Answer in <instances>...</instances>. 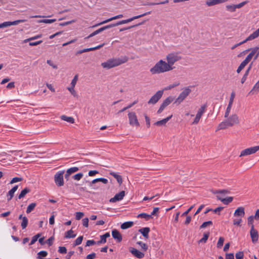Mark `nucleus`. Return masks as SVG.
I'll return each mask as SVG.
<instances>
[{"mask_svg": "<svg viewBox=\"0 0 259 259\" xmlns=\"http://www.w3.org/2000/svg\"><path fill=\"white\" fill-rule=\"evenodd\" d=\"M128 60V58L126 56H123L121 58H112L102 63L101 66L104 69H109L125 63Z\"/></svg>", "mask_w": 259, "mask_h": 259, "instance_id": "f257e3e1", "label": "nucleus"}, {"mask_svg": "<svg viewBox=\"0 0 259 259\" xmlns=\"http://www.w3.org/2000/svg\"><path fill=\"white\" fill-rule=\"evenodd\" d=\"M239 123V117L236 114L229 115L226 120L221 122L217 126V131L226 129Z\"/></svg>", "mask_w": 259, "mask_h": 259, "instance_id": "f03ea898", "label": "nucleus"}, {"mask_svg": "<svg viewBox=\"0 0 259 259\" xmlns=\"http://www.w3.org/2000/svg\"><path fill=\"white\" fill-rule=\"evenodd\" d=\"M172 70L166 61L159 60L153 67L150 68V72L152 74H160Z\"/></svg>", "mask_w": 259, "mask_h": 259, "instance_id": "7ed1b4c3", "label": "nucleus"}, {"mask_svg": "<svg viewBox=\"0 0 259 259\" xmlns=\"http://www.w3.org/2000/svg\"><path fill=\"white\" fill-rule=\"evenodd\" d=\"M181 59V57L178 53L173 52L168 54L166 56V62L171 70L175 68L174 64Z\"/></svg>", "mask_w": 259, "mask_h": 259, "instance_id": "20e7f679", "label": "nucleus"}, {"mask_svg": "<svg viewBox=\"0 0 259 259\" xmlns=\"http://www.w3.org/2000/svg\"><path fill=\"white\" fill-rule=\"evenodd\" d=\"M150 13H151V12H148L145 13L140 15L134 16L131 18L128 19L120 21L116 23L106 25V26H105V27H106V29H107L113 27L118 26L119 25L126 24V23H129L135 19H137L140 18L141 17H144L145 16L149 15Z\"/></svg>", "mask_w": 259, "mask_h": 259, "instance_id": "39448f33", "label": "nucleus"}, {"mask_svg": "<svg viewBox=\"0 0 259 259\" xmlns=\"http://www.w3.org/2000/svg\"><path fill=\"white\" fill-rule=\"evenodd\" d=\"M191 90L188 88H185L176 99L174 103L177 105L181 104L190 94Z\"/></svg>", "mask_w": 259, "mask_h": 259, "instance_id": "423d86ee", "label": "nucleus"}, {"mask_svg": "<svg viewBox=\"0 0 259 259\" xmlns=\"http://www.w3.org/2000/svg\"><path fill=\"white\" fill-rule=\"evenodd\" d=\"M64 171H59L54 176V181L56 185L58 187H61L64 185L63 175Z\"/></svg>", "mask_w": 259, "mask_h": 259, "instance_id": "0eeeda50", "label": "nucleus"}, {"mask_svg": "<svg viewBox=\"0 0 259 259\" xmlns=\"http://www.w3.org/2000/svg\"><path fill=\"white\" fill-rule=\"evenodd\" d=\"M207 108V104H205L202 105L200 108L198 109L197 113L196 115L194 121L192 122L193 124H197L199 123V120L202 116V115L205 112L206 109Z\"/></svg>", "mask_w": 259, "mask_h": 259, "instance_id": "6e6552de", "label": "nucleus"}, {"mask_svg": "<svg viewBox=\"0 0 259 259\" xmlns=\"http://www.w3.org/2000/svg\"><path fill=\"white\" fill-rule=\"evenodd\" d=\"M258 151H259V145L251 147L242 150L240 153L239 157L253 154Z\"/></svg>", "mask_w": 259, "mask_h": 259, "instance_id": "1a4fd4ad", "label": "nucleus"}, {"mask_svg": "<svg viewBox=\"0 0 259 259\" xmlns=\"http://www.w3.org/2000/svg\"><path fill=\"white\" fill-rule=\"evenodd\" d=\"M163 94V90L158 91L148 101V104H155L162 97Z\"/></svg>", "mask_w": 259, "mask_h": 259, "instance_id": "9d476101", "label": "nucleus"}, {"mask_svg": "<svg viewBox=\"0 0 259 259\" xmlns=\"http://www.w3.org/2000/svg\"><path fill=\"white\" fill-rule=\"evenodd\" d=\"M251 52L246 57V59L249 62L253 57L255 60L259 56V47H256L250 49Z\"/></svg>", "mask_w": 259, "mask_h": 259, "instance_id": "9b49d317", "label": "nucleus"}, {"mask_svg": "<svg viewBox=\"0 0 259 259\" xmlns=\"http://www.w3.org/2000/svg\"><path fill=\"white\" fill-rule=\"evenodd\" d=\"M128 117L130 125L135 126H139L140 125L137 115L134 112H129Z\"/></svg>", "mask_w": 259, "mask_h": 259, "instance_id": "f8f14e48", "label": "nucleus"}, {"mask_svg": "<svg viewBox=\"0 0 259 259\" xmlns=\"http://www.w3.org/2000/svg\"><path fill=\"white\" fill-rule=\"evenodd\" d=\"M173 100L174 98L171 96L166 98L161 104L159 109L157 111V113H161L162 112V111L164 109V108L168 105H169Z\"/></svg>", "mask_w": 259, "mask_h": 259, "instance_id": "ddd939ff", "label": "nucleus"}, {"mask_svg": "<svg viewBox=\"0 0 259 259\" xmlns=\"http://www.w3.org/2000/svg\"><path fill=\"white\" fill-rule=\"evenodd\" d=\"M26 20L25 19H21V20H17L14 21L10 22V21H7L4 22L1 24H0L1 28L9 27L12 25H16L19 24L20 23L25 22Z\"/></svg>", "mask_w": 259, "mask_h": 259, "instance_id": "4468645a", "label": "nucleus"}, {"mask_svg": "<svg viewBox=\"0 0 259 259\" xmlns=\"http://www.w3.org/2000/svg\"><path fill=\"white\" fill-rule=\"evenodd\" d=\"M250 235L252 243H256L258 239V234L257 231L254 229V226H252L250 230Z\"/></svg>", "mask_w": 259, "mask_h": 259, "instance_id": "2eb2a0df", "label": "nucleus"}, {"mask_svg": "<svg viewBox=\"0 0 259 259\" xmlns=\"http://www.w3.org/2000/svg\"><path fill=\"white\" fill-rule=\"evenodd\" d=\"M125 195V192L121 191L119 193L116 194L113 198H111L109 201L112 203L116 202L117 201L122 200Z\"/></svg>", "mask_w": 259, "mask_h": 259, "instance_id": "dca6fc26", "label": "nucleus"}, {"mask_svg": "<svg viewBox=\"0 0 259 259\" xmlns=\"http://www.w3.org/2000/svg\"><path fill=\"white\" fill-rule=\"evenodd\" d=\"M245 215V208L243 207H239L235 211L234 216L242 218Z\"/></svg>", "mask_w": 259, "mask_h": 259, "instance_id": "f3484780", "label": "nucleus"}, {"mask_svg": "<svg viewBox=\"0 0 259 259\" xmlns=\"http://www.w3.org/2000/svg\"><path fill=\"white\" fill-rule=\"evenodd\" d=\"M123 17V15L122 14H119V15H116L115 16H114L113 17H111L109 19H108L107 20H105L98 24H97L95 25H94L93 26V27H97L98 26H99V25H102V24H105V23H107L109 22H110L112 20H116V19H119V18H121Z\"/></svg>", "mask_w": 259, "mask_h": 259, "instance_id": "a211bd4d", "label": "nucleus"}, {"mask_svg": "<svg viewBox=\"0 0 259 259\" xmlns=\"http://www.w3.org/2000/svg\"><path fill=\"white\" fill-rule=\"evenodd\" d=\"M130 251L132 253V254L138 258H142L144 256V253L140 251L135 248L131 247L130 248Z\"/></svg>", "mask_w": 259, "mask_h": 259, "instance_id": "6ab92c4d", "label": "nucleus"}, {"mask_svg": "<svg viewBox=\"0 0 259 259\" xmlns=\"http://www.w3.org/2000/svg\"><path fill=\"white\" fill-rule=\"evenodd\" d=\"M228 1V0H207L205 3L208 7H211L216 5L225 3Z\"/></svg>", "mask_w": 259, "mask_h": 259, "instance_id": "aec40b11", "label": "nucleus"}, {"mask_svg": "<svg viewBox=\"0 0 259 259\" xmlns=\"http://www.w3.org/2000/svg\"><path fill=\"white\" fill-rule=\"evenodd\" d=\"M112 237L117 240L118 242H120L122 241V236L120 234L118 231L116 229L112 230Z\"/></svg>", "mask_w": 259, "mask_h": 259, "instance_id": "412c9836", "label": "nucleus"}, {"mask_svg": "<svg viewBox=\"0 0 259 259\" xmlns=\"http://www.w3.org/2000/svg\"><path fill=\"white\" fill-rule=\"evenodd\" d=\"M172 116V115H171L164 119H163L161 120L156 121V122L154 123V124L157 126L165 125L166 124V123L167 122V121L169 120H170V119H171Z\"/></svg>", "mask_w": 259, "mask_h": 259, "instance_id": "4be33fe9", "label": "nucleus"}, {"mask_svg": "<svg viewBox=\"0 0 259 259\" xmlns=\"http://www.w3.org/2000/svg\"><path fill=\"white\" fill-rule=\"evenodd\" d=\"M18 185L15 186L12 189H11L8 193V200H11L14 196L15 192L18 189Z\"/></svg>", "mask_w": 259, "mask_h": 259, "instance_id": "5701e85b", "label": "nucleus"}, {"mask_svg": "<svg viewBox=\"0 0 259 259\" xmlns=\"http://www.w3.org/2000/svg\"><path fill=\"white\" fill-rule=\"evenodd\" d=\"M259 92V80L254 85L252 89L248 93V95L256 94Z\"/></svg>", "mask_w": 259, "mask_h": 259, "instance_id": "b1692460", "label": "nucleus"}, {"mask_svg": "<svg viewBox=\"0 0 259 259\" xmlns=\"http://www.w3.org/2000/svg\"><path fill=\"white\" fill-rule=\"evenodd\" d=\"M150 228L148 227L143 228L139 230V231L143 235V236L146 239L149 238L148 234L150 232Z\"/></svg>", "mask_w": 259, "mask_h": 259, "instance_id": "393cba45", "label": "nucleus"}, {"mask_svg": "<svg viewBox=\"0 0 259 259\" xmlns=\"http://www.w3.org/2000/svg\"><path fill=\"white\" fill-rule=\"evenodd\" d=\"M218 199L221 200L224 204L227 205L230 202H231L233 200L232 197H228L226 198H223L221 197L220 196H217Z\"/></svg>", "mask_w": 259, "mask_h": 259, "instance_id": "a878e982", "label": "nucleus"}, {"mask_svg": "<svg viewBox=\"0 0 259 259\" xmlns=\"http://www.w3.org/2000/svg\"><path fill=\"white\" fill-rule=\"evenodd\" d=\"M110 175L112 176L114 178L116 179L119 185L122 184V179L121 176L115 173L114 172H110Z\"/></svg>", "mask_w": 259, "mask_h": 259, "instance_id": "bb28decb", "label": "nucleus"}, {"mask_svg": "<svg viewBox=\"0 0 259 259\" xmlns=\"http://www.w3.org/2000/svg\"><path fill=\"white\" fill-rule=\"evenodd\" d=\"M110 236L109 233H106L105 234L100 236L101 240L97 242V244L105 243L106 242V238Z\"/></svg>", "mask_w": 259, "mask_h": 259, "instance_id": "cd10ccee", "label": "nucleus"}, {"mask_svg": "<svg viewBox=\"0 0 259 259\" xmlns=\"http://www.w3.org/2000/svg\"><path fill=\"white\" fill-rule=\"evenodd\" d=\"M251 66H252V63L249 65V66L248 67L247 69L246 70L244 75L242 77V78L241 79V82L242 84H243L245 81V80H246V78H247V76L248 75L249 72L251 68Z\"/></svg>", "mask_w": 259, "mask_h": 259, "instance_id": "c85d7f7f", "label": "nucleus"}, {"mask_svg": "<svg viewBox=\"0 0 259 259\" xmlns=\"http://www.w3.org/2000/svg\"><path fill=\"white\" fill-rule=\"evenodd\" d=\"M30 190L28 188H24L20 193V194L18 195V199H20L22 198H23L26 194L30 192Z\"/></svg>", "mask_w": 259, "mask_h": 259, "instance_id": "c756f323", "label": "nucleus"}, {"mask_svg": "<svg viewBox=\"0 0 259 259\" xmlns=\"http://www.w3.org/2000/svg\"><path fill=\"white\" fill-rule=\"evenodd\" d=\"M61 119L71 123H73L74 122V119L72 117H68L66 115H62L61 116Z\"/></svg>", "mask_w": 259, "mask_h": 259, "instance_id": "7c9ffc66", "label": "nucleus"}, {"mask_svg": "<svg viewBox=\"0 0 259 259\" xmlns=\"http://www.w3.org/2000/svg\"><path fill=\"white\" fill-rule=\"evenodd\" d=\"M134 223L133 222H126L123 223L121 225V228L122 229H126L133 226Z\"/></svg>", "mask_w": 259, "mask_h": 259, "instance_id": "2f4dec72", "label": "nucleus"}, {"mask_svg": "<svg viewBox=\"0 0 259 259\" xmlns=\"http://www.w3.org/2000/svg\"><path fill=\"white\" fill-rule=\"evenodd\" d=\"M99 182H102L103 183L106 184L108 183V180L106 179H105V178H97V179H96L93 180L91 182V184H95Z\"/></svg>", "mask_w": 259, "mask_h": 259, "instance_id": "473e14b6", "label": "nucleus"}, {"mask_svg": "<svg viewBox=\"0 0 259 259\" xmlns=\"http://www.w3.org/2000/svg\"><path fill=\"white\" fill-rule=\"evenodd\" d=\"M104 44H103L102 45H99V46H98L97 47H95L87 48V49H83V53H85V52H87L94 51V50H97V49H99L101 48H102L103 46H104Z\"/></svg>", "mask_w": 259, "mask_h": 259, "instance_id": "72a5a7b5", "label": "nucleus"}, {"mask_svg": "<svg viewBox=\"0 0 259 259\" xmlns=\"http://www.w3.org/2000/svg\"><path fill=\"white\" fill-rule=\"evenodd\" d=\"M76 236V234H73V231L72 230H70L65 233V238H74Z\"/></svg>", "mask_w": 259, "mask_h": 259, "instance_id": "f704fd0d", "label": "nucleus"}, {"mask_svg": "<svg viewBox=\"0 0 259 259\" xmlns=\"http://www.w3.org/2000/svg\"><path fill=\"white\" fill-rule=\"evenodd\" d=\"M226 10L230 12H234L236 8L235 5H229L226 6Z\"/></svg>", "mask_w": 259, "mask_h": 259, "instance_id": "c9c22d12", "label": "nucleus"}, {"mask_svg": "<svg viewBox=\"0 0 259 259\" xmlns=\"http://www.w3.org/2000/svg\"><path fill=\"white\" fill-rule=\"evenodd\" d=\"M168 2H169L168 0H165L163 2H158V3H148L147 4H144V5L154 6V5H162V4H167Z\"/></svg>", "mask_w": 259, "mask_h": 259, "instance_id": "e433bc0d", "label": "nucleus"}, {"mask_svg": "<svg viewBox=\"0 0 259 259\" xmlns=\"http://www.w3.org/2000/svg\"><path fill=\"white\" fill-rule=\"evenodd\" d=\"M36 204L35 203H32L30 204L27 208L26 212L29 213L31 212L36 206Z\"/></svg>", "mask_w": 259, "mask_h": 259, "instance_id": "4c0bfd02", "label": "nucleus"}, {"mask_svg": "<svg viewBox=\"0 0 259 259\" xmlns=\"http://www.w3.org/2000/svg\"><path fill=\"white\" fill-rule=\"evenodd\" d=\"M28 225V219L26 217H24L23 218L21 226L23 229H24L26 228Z\"/></svg>", "mask_w": 259, "mask_h": 259, "instance_id": "58836bf2", "label": "nucleus"}, {"mask_svg": "<svg viewBox=\"0 0 259 259\" xmlns=\"http://www.w3.org/2000/svg\"><path fill=\"white\" fill-rule=\"evenodd\" d=\"M209 236V233H204L203 237L199 241V243H205Z\"/></svg>", "mask_w": 259, "mask_h": 259, "instance_id": "ea45409f", "label": "nucleus"}, {"mask_svg": "<svg viewBox=\"0 0 259 259\" xmlns=\"http://www.w3.org/2000/svg\"><path fill=\"white\" fill-rule=\"evenodd\" d=\"M259 36V28L250 35V39H254Z\"/></svg>", "mask_w": 259, "mask_h": 259, "instance_id": "a19ab883", "label": "nucleus"}, {"mask_svg": "<svg viewBox=\"0 0 259 259\" xmlns=\"http://www.w3.org/2000/svg\"><path fill=\"white\" fill-rule=\"evenodd\" d=\"M38 259H44L42 257H46L48 255L46 251H40L38 253Z\"/></svg>", "mask_w": 259, "mask_h": 259, "instance_id": "79ce46f5", "label": "nucleus"}, {"mask_svg": "<svg viewBox=\"0 0 259 259\" xmlns=\"http://www.w3.org/2000/svg\"><path fill=\"white\" fill-rule=\"evenodd\" d=\"M224 238L223 237H220L219 239L218 242L217 243V246L218 248H221L223 245L224 242Z\"/></svg>", "mask_w": 259, "mask_h": 259, "instance_id": "37998d69", "label": "nucleus"}, {"mask_svg": "<svg viewBox=\"0 0 259 259\" xmlns=\"http://www.w3.org/2000/svg\"><path fill=\"white\" fill-rule=\"evenodd\" d=\"M56 21V19H41L38 21V23H52Z\"/></svg>", "mask_w": 259, "mask_h": 259, "instance_id": "c03bdc74", "label": "nucleus"}, {"mask_svg": "<svg viewBox=\"0 0 259 259\" xmlns=\"http://www.w3.org/2000/svg\"><path fill=\"white\" fill-rule=\"evenodd\" d=\"M79 170L78 167H72L67 170L68 174L71 175L72 174L77 171Z\"/></svg>", "mask_w": 259, "mask_h": 259, "instance_id": "a18cd8bd", "label": "nucleus"}, {"mask_svg": "<svg viewBox=\"0 0 259 259\" xmlns=\"http://www.w3.org/2000/svg\"><path fill=\"white\" fill-rule=\"evenodd\" d=\"M83 240V236H80L78 237L74 241V245L76 246L80 244Z\"/></svg>", "mask_w": 259, "mask_h": 259, "instance_id": "49530a36", "label": "nucleus"}, {"mask_svg": "<svg viewBox=\"0 0 259 259\" xmlns=\"http://www.w3.org/2000/svg\"><path fill=\"white\" fill-rule=\"evenodd\" d=\"M212 225V222L210 221L204 222L200 227V229H203L207 227V226Z\"/></svg>", "mask_w": 259, "mask_h": 259, "instance_id": "de8ad7c7", "label": "nucleus"}, {"mask_svg": "<svg viewBox=\"0 0 259 259\" xmlns=\"http://www.w3.org/2000/svg\"><path fill=\"white\" fill-rule=\"evenodd\" d=\"M138 217L145 218L146 220H148L151 218V215L145 213H141L138 215Z\"/></svg>", "mask_w": 259, "mask_h": 259, "instance_id": "09e8293b", "label": "nucleus"}, {"mask_svg": "<svg viewBox=\"0 0 259 259\" xmlns=\"http://www.w3.org/2000/svg\"><path fill=\"white\" fill-rule=\"evenodd\" d=\"M180 84V83L179 82H175L173 84H170L168 86L166 87L164 90H171L172 88H174L175 87H176L178 86Z\"/></svg>", "mask_w": 259, "mask_h": 259, "instance_id": "8fccbe9b", "label": "nucleus"}, {"mask_svg": "<svg viewBox=\"0 0 259 259\" xmlns=\"http://www.w3.org/2000/svg\"><path fill=\"white\" fill-rule=\"evenodd\" d=\"M253 219H254L253 215H250L247 219L248 225L250 226L251 228L252 227V226H254L253 224Z\"/></svg>", "mask_w": 259, "mask_h": 259, "instance_id": "3c124183", "label": "nucleus"}, {"mask_svg": "<svg viewBox=\"0 0 259 259\" xmlns=\"http://www.w3.org/2000/svg\"><path fill=\"white\" fill-rule=\"evenodd\" d=\"M248 63L249 62L246 59H245V60L243 61L240 64L238 68L241 70H242Z\"/></svg>", "mask_w": 259, "mask_h": 259, "instance_id": "603ef678", "label": "nucleus"}, {"mask_svg": "<svg viewBox=\"0 0 259 259\" xmlns=\"http://www.w3.org/2000/svg\"><path fill=\"white\" fill-rule=\"evenodd\" d=\"M137 244H139L144 251L147 250L148 246L145 243H143L142 241H139L137 242Z\"/></svg>", "mask_w": 259, "mask_h": 259, "instance_id": "864d4df0", "label": "nucleus"}, {"mask_svg": "<svg viewBox=\"0 0 259 259\" xmlns=\"http://www.w3.org/2000/svg\"><path fill=\"white\" fill-rule=\"evenodd\" d=\"M83 177V174L82 173H78L73 176V179L76 181L80 180Z\"/></svg>", "mask_w": 259, "mask_h": 259, "instance_id": "5fc2aeb1", "label": "nucleus"}, {"mask_svg": "<svg viewBox=\"0 0 259 259\" xmlns=\"http://www.w3.org/2000/svg\"><path fill=\"white\" fill-rule=\"evenodd\" d=\"M77 79H78V76H77V75H76L74 76V78H73V79L71 81V87H75V86L76 84Z\"/></svg>", "mask_w": 259, "mask_h": 259, "instance_id": "6e6d98bb", "label": "nucleus"}, {"mask_svg": "<svg viewBox=\"0 0 259 259\" xmlns=\"http://www.w3.org/2000/svg\"><path fill=\"white\" fill-rule=\"evenodd\" d=\"M84 216V213L82 212H76L75 213V218L77 220H79Z\"/></svg>", "mask_w": 259, "mask_h": 259, "instance_id": "4d7b16f0", "label": "nucleus"}, {"mask_svg": "<svg viewBox=\"0 0 259 259\" xmlns=\"http://www.w3.org/2000/svg\"><path fill=\"white\" fill-rule=\"evenodd\" d=\"M41 34H39V35H37L36 36H34L33 37H30V38H27L26 39H25L24 40V42H27V41H29L30 40H34V39H36L38 38H40L41 37Z\"/></svg>", "mask_w": 259, "mask_h": 259, "instance_id": "13d9d810", "label": "nucleus"}, {"mask_svg": "<svg viewBox=\"0 0 259 259\" xmlns=\"http://www.w3.org/2000/svg\"><path fill=\"white\" fill-rule=\"evenodd\" d=\"M244 256L243 252L242 251H239L235 254L236 259H242Z\"/></svg>", "mask_w": 259, "mask_h": 259, "instance_id": "bf43d9fd", "label": "nucleus"}, {"mask_svg": "<svg viewBox=\"0 0 259 259\" xmlns=\"http://www.w3.org/2000/svg\"><path fill=\"white\" fill-rule=\"evenodd\" d=\"M67 90L70 92V93L74 97L76 96V92L74 90V87H70L67 88Z\"/></svg>", "mask_w": 259, "mask_h": 259, "instance_id": "052dcab7", "label": "nucleus"}, {"mask_svg": "<svg viewBox=\"0 0 259 259\" xmlns=\"http://www.w3.org/2000/svg\"><path fill=\"white\" fill-rule=\"evenodd\" d=\"M75 22H76L75 20H72L71 21H67V22H63V23H60L59 25L61 26H64L68 25L69 24H70L71 23H74Z\"/></svg>", "mask_w": 259, "mask_h": 259, "instance_id": "680f3d73", "label": "nucleus"}, {"mask_svg": "<svg viewBox=\"0 0 259 259\" xmlns=\"http://www.w3.org/2000/svg\"><path fill=\"white\" fill-rule=\"evenodd\" d=\"M22 179L21 178L15 177V178H13L11 180V181L10 183L11 184H12L15 183L20 182V181H22Z\"/></svg>", "mask_w": 259, "mask_h": 259, "instance_id": "e2e57ef3", "label": "nucleus"}, {"mask_svg": "<svg viewBox=\"0 0 259 259\" xmlns=\"http://www.w3.org/2000/svg\"><path fill=\"white\" fill-rule=\"evenodd\" d=\"M99 33H100V32L99 31V29H98V30L95 31L94 32H93V33H92L91 34H90L89 36L85 37L84 39H89V38L93 37V36L99 34Z\"/></svg>", "mask_w": 259, "mask_h": 259, "instance_id": "0e129e2a", "label": "nucleus"}, {"mask_svg": "<svg viewBox=\"0 0 259 259\" xmlns=\"http://www.w3.org/2000/svg\"><path fill=\"white\" fill-rule=\"evenodd\" d=\"M82 225L85 227H88L89 226V219L88 218H85L82 219Z\"/></svg>", "mask_w": 259, "mask_h": 259, "instance_id": "69168bd1", "label": "nucleus"}, {"mask_svg": "<svg viewBox=\"0 0 259 259\" xmlns=\"http://www.w3.org/2000/svg\"><path fill=\"white\" fill-rule=\"evenodd\" d=\"M47 64L50 66H52L54 69H57L58 67L57 65L55 64L51 60H48L47 61Z\"/></svg>", "mask_w": 259, "mask_h": 259, "instance_id": "338daca9", "label": "nucleus"}, {"mask_svg": "<svg viewBox=\"0 0 259 259\" xmlns=\"http://www.w3.org/2000/svg\"><path fill=\"white\" fill-rule=\"evenodd\" d=\"M58 251L60 253H66L67 252V249L65 247H64V246L59 247Z\"/></svg>", "mask_w": 259, "mask_h": 259, "instance_id": "774afa93", "label": "nucleus"}]
</instances>
